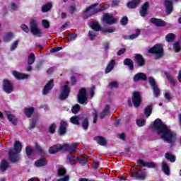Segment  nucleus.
Segmentation results:
<instances>
[{
  "label": "nucleus",
  "instance_id": "f257e3e1",
  "mask_svg": "<svg viewBox=\"0 0 181 181\" xmlns=\"http://www.w3.org/2000/svg\"><path fill=\"white\" fill-rule=\"evenodd\" d=\"M154 128L157 131L161 139L165 142L173 145L177 140L176 132L170 129L165 124L162 123L160 119H157L154 122Z\"/></svg>",
  "mask_w": 181,
  "mask_h": 181
},
{
  "label": "nucleus",
  "instance_id": "f03ea898",
  "mask_svg": "<svg viewBox=\"0 0 181 181\" xmlns=\"http://www.w3.org/2000/svg\"><path fill=\"white\" fill-rule=\"evenodd\" d=\"M21 152H22V143L19 141H16L14 143V147L10 148L8 151V156L11 162H16L19 160V153H21Z\"/></svg>",
  "mask_w": 181,
  "mask_h": 181
},
{
  "label": "nucleus",
  "instance_id": "7ed1b4c3",
  "mask_svg": "<svg viewBox=\"0 0 181 181\" xmlns=\"http://www.w3.org/2000/svg\"><path fill=\"white\" fill-rule=\"evenodd\" d=\"M108 8H110V4H106L103 7H100V4L92 5L86 9L83 18L87 19L88 16H91L94 15V13H98V12H101V11H104V9H108Z\"/></svg>",
  "mask_w": 181,
  "mask_h": 181
},
{
  "label": "nucleus",
  "instance_id": "20e7f679",
  "mask_svg": "<svg viewBox=\"0 0 181 181\" xmlns=\"http://www.w3.org/2000/svg\"><path fill=\"white\" fill-rule=\"evenodd\" d=\"M30 29L33 36H37V37H42V36H43V31L39 28V22L37 21V19L35 18L30 19Z\"/></svg>",
  "mask_w": 181,
  "mask_h": 181
},
{
  "label": "nucleus",
  "instance_id": "39448f33",
  "mask_svg": "<svg viewBox=\"0 0 181 181\" xmlns=\"http://www.w3.org/2000/svg\"><path fill=\"white\" fill-rule=\"evenodd\" d=\"M90 28H91V30L89 31V37L91 40H93V39H95V36L98 35V30L101 29V27L100 26V24H98V22L93 21L90 23Z\"/></svg>",
  "mask_w": 181,
  "mask_h": 181
},
{
  "label": "nucleus",
  "instance_id": "423d86ee",
  "mask_svg": "<svg viewBox=\"0 0 181 181\" xmlns=\"http://www.w3.org/2000/svg\"><path fill=\"white\" fill-rule=\"evenodd\" d=\"M148 53L156 54L158 58L163 56V47L160 45H156L148 49Z\"/></svg>",
  "mask_w": 181,
  "mask_h": 181
},
{
  "label": "nucleus",
  "instance_id": "0eeeda50",
  "mask_svg": "<svg viewBox=\"0 0 181 181\" xmlns=\"http://www.w3.org/2000/svg\"><path fill=\"white\" fill-rule=\"evenodd\" d=\"M69 82H66V84L61 90V93L59 95L60 100H66L69 97V94L70 93V88H69Z\"/></svg>",
  "mask_w": 181,
  "mask_h": 181
},
{
  "label": "nucleus",
  "instance_id": "6e6552de",
  "mask_svg": "<svg viewBox=\"0 0 181 181\" xmlns=\"http://www.w3.org/2000/svg\"><path fill=\"white\" fill-rule=\"evenodd\" d=\"M148 83L153 88L154 97H158L159 94H160V90H159L158 85H156V82L155 81V79L152 77H150L148 78Z\"/></svg>",
  "mask_w": 181,
  "mask_h": 181
},
{
  "label": "nucleus",
  "instance_id": "1a4fd4ad",
  "mask_svg": "<svg viewBox=\"0 0 181 181\" xmlns=\"http://www.w3.org/2000/svg\"><path fill=\"white\" fill-rule=\"evenodd\" d=\"M3 90L7 94H11L13 91V85L10 81L4 79L3 81Z\"/></svg>",
  "mask_w": 181,
  "mask_h": 181
},
{
  "label": "nucleus",
  "instance_id": "9d476101",
  "mask_svg": "<svg viewBox=\"0 0 181 181\" xmlns=\"http://www.w3.org/2000/svg\"><path fill=\"white\" fill-rule=\"evenodd\" d=\"M86 101H87V93H86V89L82 88L78 95V102L79 104H84Z\"/></svg>",
  "mask_w": 181,
  "mask_h": 181
},
{
  "label": "nucleus",
  "instance_id": "9b49d317",
  "mask_svg": "<svg viewBox=\"0 0 181 181\" xmlns=\"http://www.w3.org/2000/svg\"><path fill=\"white\" fill-rule=\"evenodd\" d=\"M103 21L105 23H107L108 25H113L117 22V19H115L111 14L105 13L103 16Z\"/></svg>",
  "mask_w": 181,
  "mask_h": 181
},
{
  "label": "nucleus",
  "instance_id": "f8f14e48",
  "mask_svg": "<svg viewBox=\"0 0 181 181\" xmlns=\"http://www.w3.org/2000/svg\"><path fill=\"white\" fill-rule=\"evenodd\" d=\"M141 94L138 92H134L133 94V104L134 107H138L139 105H141Z\"/></svg>",
  "mask_w": 181,
  "mask_h": 181
},
{
  "label": "nucleus",
  "instance_id": "ddd939ff",
  "mask_svg": "<svg viewBox=\"0 0 181 181\" xmlns=\"http://www.w3.org/2000/svg\"><path fill=\"white\" fill-rule=\"evenodd\" d=\"M137 163L141 168H156V163L153 162H146L144 160H139Z\"/></svg>",
  "mask_w": 181,
  "mask_h": 181
},
{
  "label": "nucleus",
  "instance_id": "4468645a",
  "mask_svg": "<svg viewBox=\"0 0 181 181\" xmlns=\"http://www.w3.org/2000/svg\"><path fill=\"white\" fill-rule=\"evenodd\" d=\"M59 151H64V146L57 144L53 146H51L49 149V153H56L57 152H59Z\"/></svg>",
  "mask_w": 181,
  "mask_h": 181
},
{
  "label": "nucleus",
  "instance_id": "2eb2a0df",
  "mask_svg": "<svg viewBox=\"0 0 181 181\" xmlns=\"http://www.w3.org/2000/svg\"><path fill=\"white\" fill-rule=\"evenodd\" d=\"M53 80H50L44 87L42 90V94L44 95H46L47 94H49V92L50 91L51 88H53Z\"/></svg>",
  "mask_w": 181,
  "mask_h": 181
},
{
  "label": "nucleus",
  "instance_id": "dca6fc26",
  "mask_svg": "<svg viewBox=\"0 0 181 181\" xmlns=\"http://www.w3.org/2000/svg\"><path fill=\"white\" fill-rule=\"evenodd\" d=\"M165 7L166 8V13L170 15L173 11V6L172 4V0H165Z\"/></svg>",
  "mask_w": 181,
  "mask_h": 181
},
{
  "label": "nucleus",
  "instance_id": "f3484780",
  "mask_svg": "<svg viewBox=\"0 0 181 181\" xmlns=\"http://www.w3.org/2000/svg\"><path fill=\"white\" fill-rule=\"evenodd\" d=\"M148 9H149V2L146 1L141 6V9L140 10L141 16H146L148 12Z\"/></svg>",
  "mask_w": 181,
  "mask_h": 181
},
{
  "label": "nucleus",
  "instance_id": "a211bd4d",
  "mask_svg": "<svg viewBox=\"0 0 181 181\" xmlns=\"http://www.w3.org/2000/svg\"><path fill=\"white\" fill-rule=\"evenodd\" d=\"M78 144L77 143H74L72 144H64V151H70L71 152H73L76 151V148H77V146Z\"/></svg>",
  "mask_w": 181,
  "mask_h": 181
},
{
  "label": "nucleus",
  "instance_id": "6ab92c4d",
  "mask_svg": "<svg viewBox=\"0 0 181 181\" xmlns=\"http://www.w3.org/2000/svg\"><path fill=\"white\" fill-rule=\"evenodd\" d=\"M47 165V160L46 158H40L35 162V166L36 168H42V166H46Z\"/></svg>",
  "mask_w": 181,
  "mask_h": 181
},
{
  "label": "nucleus",
  "instance_id": "aec40b11",
  "mask_svg": "<svg viewBox=\"0 0 181 181\" xmlns=\"http://www.w3.org/2000/svg\"><path fill=\"white\" fill-rule=\"evenodd\" d=\"M66 160L68 163H70V165H75L76 162L78 160V157H76L72 153H70L69 155H68Z\"/></svg>",
  "mask_w": 181,
  "mask_h": 181
},
{
  "label": "nucleus",
  "instance_id": "412c9836",
  "mask_svg": "<svg viewBox=\"0 0 181 181\" xmlns=\"http://www.w3.org/2000/svg\"><path fill=\"white\" fill-rule=\"evenodd\" d=\"M13 76L17 78V80H23L24 78H28L29 75L25 74H21L18 71H13Z\"/></svg>",
  "mask_w": 181,
  "mask_h": 181
},
{
  "label": "nucleus",
  "instance_id": "4be33fe9",
  "mask_svg": "<svg viewBox=\"0 0 181 181\" xmlns=\"http://www.w3.org/2000/svg\"><path fill=\"white\" fill-rule=\"evenodd\" d=\"M139 80L146 81V74L144 73H138L134 76V81H139Z\"/></svg>",
  "mask_w": 181,
  "mask_h": 181
},
{
  "label": "nucleus",
  "instance_id": "5701e85b",
  "mask_svg": "<svg viewBox=\"0 0 181 181\" xmlns=\"http://www.w3.org/2000/svg\"><path fill=\"white\" fill-rule=\"evenodd\" d=\"M151 22L153 23V25H156V26H165V25H166L165 21L158 18H151Z\"/></svg>",
  "mask_w": 181,
  "mask_h": 181
},
{
  "label": "nucleus",
  "instance_id": "b1692460",
  "mask_svg": "<svg viewBox=\"0 0 181 181\" xmlns=\"http://www.w3.org/2000/svg\"><path fill=\"white\" fill-rule=\"evenodd\" d=\"M140 3H141V0H134V1H129L127 4V7L129 9H134V8H136L139 5Z\"/></svg>",
  "mask_w": 181,
  "mask_h": 181
},
{
  "label": "nucleus",
  "instance_id": "393cba45",
  "mask_svg": "<svg viewBox=\"0 0 181 181\" xmlns=\"http://www.w3.org/2000/svg\"><path fill=\"white\" fill-rule=\"evenodd\" d=\"M67 122H61V125L59 130V135H64V134H66V128H67Z\"/></svg>",
  "mask_w": 181,
  "mask_h": 181
},
{
  "label": "nucleus",
  "instance_id": "a878e982",
  "mask_svg": "<svg viewBox=\"0 0 181 181\" xmlns=\"http://www.w3.org/2000/svg\"><path fill=\"white\" fill-rule=\"evenodd\" d=\"M135 60L140 66H144L145 64V59H144V57H142V55L141 54H136L135 56Z\"/></svg>",
  "mask_w": 181,
  "mask_h": 181
},
{
  "label": "nucleus",
  "instance_id": "bb28decb",
  "mask_svg": "<svg viewBox=\"0 0 181 181\" xmlns=\"http://www.w3.org/2000/svg\"><path fill=\"white\" fill-rule=\"evenodd\" d=\"M114 66H115V60L112 59L109 64H107L106 69H105V73L108 74L112 71V69H114Z\"/></svg>",
  "mask_w": 181,
  "mask_h": 181
},
{
  "label": "nucleus",
  "instance_id": "cd10ccee",
  "mask_svg": "<svg viewBox=\"0 0 181 181\" xmlns=\"http://www.w3.org/2000/svg\"><path fill=\"white\" fill-rule=\"evenodd\" d=\"M9 168L8 161L3 160L0 163V172H5Z\"/></svg>",
  "mask_w": 181,
  "mask_h": 181
},
{
  "label": "nucleus",
  "instance_id": "c85d7f7f",
  "mask_svg": "<svg viewBox=\"0 0 181 181\" xmlns=\"http://www.w3.org/2000/svg\"><path fill=\"white\" fill-rule=\"evenodd\" d=\"M81 119V117L74 116L70 118V122H71V124H74V125H78Z\"/></svg>",
  "mask_w": 181,
  "mask_h": 181
},
{
  "label": "nucleus",
  "instance_id": "c756f323",
  "mask_svg": "<svg viewBox=\"0 0 181 181\" xmlns=\"http://www.w3.org/2000/svg\"><path fill=\"white\" fill-rule=\"evenodd\" d=\"M34 111H35V108L33 107H28L24 110V114L26 117L29 118L30 117V115L33 114Z\"/></svg>",
  "mask_w": 181,
  "mask_h": 181
},
{
  "label": "nucleus",
  "instance_id": "7c9ffc66",
  "mask_svg": "<svg viewBox=\"0 0 181 181\" xmlns=\"http://www.w3.org/2000/svg\"><path fill=\"white\" fill-rule=\"evenodd\" d=\"M139 35H141V30H136L135 34H132L129 36H124V39H130L131 40H134V39H136Z\"/></svg>",
  "mask_w": 181,
  "mask_h": 181
},
{
  "label": "nucleus",
  "instance_id": "2f4dec72",
  "mask_svg": "<svg viewBox=\"0 0 181 181\" xmlns=\"http://www.w3.org/2000/svg\"><path fill=\"white\" fill-rule=\"evenodd\" d=\"M124 66H128L130 70H134V63L132 60L129 59H126L124 61Z\"/></svg>",
  "mask_w": 181,
  "mask_h": 181
},
{
  "label": "nucleus",
  "instance_id": "473e14b6",
  "mask_svg": "<svg viewBox=\"0 0 181 181\" xmlns=\"http://www.w3.org/2000/svg\"><path fill=\"white\" fill-rule=\"evenodd\" d=\"M162 170L165 173V175H169L170 173L169 165H168L165 161H163L162 163Z\"/></svg>",
  "mask_w": 181,
  "mask_h": 181
},
{
  "label": "nucleus",
  "instance_id": "72a5a7b5",
  "mask_svg": "<svg viewBox=\"0 0 181 181\" xmlns=\"http://www.w3.org/2000/svg\"><path fill=\"white\" fill-rule=\"evenodd\" d=\"M165 159H168V160H170V162H175L176 160V157L173 156L170 153H166L165 155Z\"/></svg>",
  "mask_w": 181,
  "mask_h": 181
},
{
  "label": "nucleus",
  "instance_id": "f704fd0d",
  "mask_svg": "<svg viewBox=\"0 0 181 181\" xmlns=\"http://www.w3.org/2000/svg\"><path fill=\"white\" fill-rule=\"evenodd\" d=\"M12 37H13V33H7L3 37V39H4V42H11V40H12Z\"/></svg>",
  "mask_w": 181,
  "mask_h": 181
},
{
  "label": "nucleus",
  "instance_id": "c9c22d12",
  "mask_svg": "<svg viewBox=\"0 0 181 181\" xmlns=\"http://www.w3.org/2000/svg\"><path fill=\"white\" fill-rule=\"evenodd\" d=\"M95 141L98 142L99 145L104 146L106 145L107 144V140H105V139L101 136L95 137Z\"/></svg>",
  "mask_w": 181,
  "mask_h": 181
},
{
  "label": "nucleus",
  "instance_id": "e433bc0d",
  "mask_svg": "<svg viewBox=\"0 0 181 181\" xmlns=\"http://www.w3.org/2000/svg\"><path fill=\"white\" fill-rule=\"evenodd\" d=\"M134 175H136V179H140L141 180H144L145 177H146V174L142 172L135 173Z\"/></svg>",
  "mask_w": 181,
  "mask_h": 181
},
{
  "label": "nucleus",
  "instance_id": "4c0bfd02",
  "mask_svg": "<svg viewBox=\"0 0 181 181\" xmlns=\"http://www.w3.org/2000/svg\"><path fill=\"white\" fill-rule=\"evenodd\" d=\"M110 112V105H106L104 110L100 113V118H104Z\"/></svg>",
  "mask_w": 181,
  "mask_h": 181
},
{
  "label": "nucleus",
  "instance_id": "58836bf2",
  "mask_svg": "<svg viewBox=\"0 0 181 181\" xmlns=\"http://www.w3.org/2000/svg\"><path fill=\"white\" fill-rule=\"evenodd\" d=\"M53 5L51 3H48L42 6V12H47L52 9Z\"/></svg>",
  "mask_w": 181,
  "mask_h": 181
},
{
  "label": "nucleus",
  "instance_id": "ea45409f",
  "mask_svg": "<svg viewBox=\"0 0 181 181\" xmlns=\"http://www.w3.org/2000/svg\"><path fill=\"white\" fill-rule=\"evenodd\" d=\"M28 63L30 66V64H33L35 63V54L31 53L28 56Z\"/></svg>",
  "mask_w": 181,
  "mask_h": 181
},
{
  "label": "nucleus",
  "instance_id": "a19ab883",
  "mask_svg": "<svg viewBox=\"0 0 181 181\" xmlns=\"http://www.w3.org/2000/svg\"><path fill=\"white\" fill-rule=\"evenodd\" d=\"M145 115L149 117L152 114V106H148L144 111Z\"/></svg>",
  "mask_w": 181,
  "mask_h": 181
},
{
  "label": "nucleus",
  "instance_id": "79ce46f5",
  "mask_svg": "<svg viewBox=\"0 0 181 181\" xmlns=\"http://www.w3.org/2000/svg\"><path fill=\"white\" fill-rule=\"evenodd\" d=\"M165 39H166V41L167 42H172L175 40V35L174 34H168L166 36H165Z\"/></svg>",
  "mask_w": 181,
  "mask_h": 181
},
{
  "label": "nucleus",
  "instance_id": "37998d69",
  "mask_svg": "<svg viewBox=\"0 0 181 181\" xmlns=\"http://www.w3.org/2000/svg\"><path fill=\"white\" fill-rule=\"evenodd\" d=\"M71 111L74 114H77L80 111V105L76 104L72 107Z\"/></svg>",
  "mask_w": 181,
  "mask_h": 181
},
{
  "label": "nucleus",
  "instance_id": "c03bdc74",
  "mask_svg": "<svg viewBox=\"0 0 181 181\" xmlns=\"http://www.w3.org/2000/svg\"><path fill=\"white\" fill-rule=\"evenodd\" d=\"M66 175V168H58V175L64 176Z\"/></svg>",
  "mask_w": 181,
  "mask_h": 181
},
{
  "label": "nucleus",
  "instance_id": "a18cd8bd",
  "mask_svg": "<svg viewBox=\"0 0 181 181\" xmlns=\"http://www.w3.org/2000/svg\"><path fill=\"white\" fill-rule=\"evenodd\" d=\"M87 159H88V156H85L83 157V159L78 158V160H79L80 165H84L87 164V162H88Z\"/></svg>",
  "mask_w": 181,
  "mask_h": 181
},
{
  "label": "nucleus",
  "instance_id": "49530a36",
  "mask_svg": "<svg viewBox=\"0 0 181 181\" xmlns=\"http://www.w3.org/2000/svg\"><path fill=\"white\" fill-rule=\"evenodd\" d=\"M25 152H26L28 156H30V155H32V153H33V152H35V150L31 148L30 146H27L25 148Z\"/></svg>",
  "mask_w": 181,
  "mask_h": 181
},
{
  "label": "nucleus",
  "instance_id": "de8ad7c7",
  "mask_svg": "<svg viewBox=\"0 0 181 181\" xmlns=\"http://www.w3.org/2000/svg\"><path fill=\"white\" fill-rule=\"evenodd\" d=\"M145 122H146V121L144 119H139L136 121L138 127H144V125H145Z\"/></svg>",
  "mask_w": 181,
  "mask_h": 181
},
{
  "label": "nucleus",
  "instance_id": "09e8293b",
  "mask_svg": "<svg viewBox=\"0 0 181 181\" xmlns=\"http://www.w3.org/2000/svg\"><path fill=\"white\" fill-rule=\"evenodd\" d=\"M109 88H117L118 87V82L112 81L109 83Z\"/></svg>",
  "mask_w": 181,
  "mask_h": 181
},
{
  "label": "nucleus",
  "instance_id": "8fccbe9b",
  "mask_svg": "<svg viewBox=\"0 0 181 181\" xmlns=\"http://www.w3.org/2000/svg\"><path fill=\"white\" fill-rule=\"evenodd\" d=\"M18 43H19V40L14 41L11 45L10 50H15V49L18 47Z\"/></svg>",
  "mask_w": 181,
  "mask_h": 181
},
{
  "label": "nucleus",
  "instance_id": "3c124183",
  "mask_svg": "<svg viewBox=\"0 0 181 181\" xmlns=\"http://www.w3.org/2000/svg\"><path fill=\"white\" fill-rule=\"evenodd\" d=\"M35 149L40 155H45V151L42 149L41 147H40L37 144H35Z\"/></svg>",
  "mask_w": 181,
  "mask_h": 181
},
{
  "label": "nucleus",
  "instance_id": "603ef678",
  "mask_svg": "<svg viewBox=\"0 0 181 181\" xmlns=\"http://www.w3.org/2000/svg\"><path fill=\"white\" fill-rule=\"evenodd\" d=\"M82 127L83 129H87L88 128V119H83L82 122Z\"/></svg>",
  "mask_w": 181,
  "mask_h": 181
},
{
  "label": "nucleus",
  "instance_id": "864d4df0",
  "mask_svg": "<svg viewBox=\"0 0 181 181\" xmlns=\"http://www.w3.org/2000/svg\"><path fill=\"white\" fill-rule=\"evenodd\" d=\"M21 28L22 29V30H23V32H25V33H28L30 30L29 29V27H28V25H26L25 24H22L21 25Z\"/></svg>",
  "mask_w": 181,
  "mask_h": 181
},
{
  "label": "nucleus",
  "instance_id": "5fc2aeb1",
  "mask_svg": "<svg viewBox=\"0 0 181 181\" xmlns=\"http://www.w3.org/2000/svg\"><path fill=\"white\" fill-rule=\"evenodd\" d=\"M42 23L45 29H49V28H50V24L49 23V21H47V20H42Z\"/></svg>",
  "mask_w": 181,
  "mask_h": 181
},
{
  "label": "nucleus",
  "instance_id": "6e6d98bb",
  "mask_svg": "<svg viewBox=\"0 0 181 181\" xmlns=\"http://www.w3.org/2000/svg\"><path fill=\"white\" fill-rule=\"evenodd\" d=\"M165 75L167 77V78H168L171 84H175V81L173 80V78L168 72H165Z\"/></svg>",
  "mask_w": 181,
  "mask_h": 181
},
{
  "label": "nucleus",
  "instance_id": "4d7b16f0",
  "mask_svg": "<svg viewBox=\"0 0 181 181\" xmlns=\"http://www.w3.org/2000/svg\"><path fill=\"white\" fill-rule=\"evenodd\" d=\"M173 48L174 50H175V52H179L181 50L180 45L179 44V42H175L173 45Z\"/></svg>",
  "mask_w": 181,
  "mask_h": 181
},
{
  "label": "nucleus",
  "instance_id": "13d9d810",
  "mask_svg": "<svg viewBox=\"0 0 181 181\" xmlns=\"http://www.w3.org/2000/svg\"><path fill=\"white\" fill-rule=\"evenodd\" d=\"M103 32H107L108 33H112L113 32H115V28L114 27H110L107 28H105L103 30Z\"/></svg>",
  "mask_w": 181,
  "mask_h": 181
},
{
  "label": "nucleus",
  "instance_id": "bf43d9fd",
  "mask_svg": "<svg viewBox=\"0 0 181 181\" xmlns=\"http://www.w3.org/2000/svg\"><path fill=\"white\" fill-rule=\"evenodd\" d=\"M49 131L51 134H54V132L56 131V124L54 123L51 124Z\"/></svg>",
  "mask_w": 181,
  "mask_h": 181
},
{
  "label": "nucleus",
  "instance_id": "052dcab7",
  "mask_svg": "<svg viewBox=\"0 0 181 181\" xmlns=\"http://www.w3.org/2000/svg\"><path fill=\"white\" fill-rule=\"evenodd\" d=\"M93 124H97V117H98V113L97 112V110H93Z\"/></svg>",
  "mask_w": 181,
  "mask_h": 181
},
{
  "label": "nucleus",
  "instance_id": "680f3d73",
  "mask_svg": "<svg viewBox=\"0 0 181 181\" xmlns=\"http://www.w3.org/2000/svg\"><path fill=\"white\" fill-rule=\"evenodd\" d=\"M7 117H8V119L11 121V122H13V124L15 122V120L16 119V117L13 115H8Z\"/></svg>",
  "mask_w": 181,
  "mask_h": 181
},
{
  "label": "nucleus",
  "instance_id": "e2e57ef3",
  "mask_svg": "<svg viewBox=\"0 0 181 181\" xmlns=\"http://www.w3.org/2000/svg\"><path fill=\"white\" fill-rule=\"evenodd\" d=\"M76 37H77V35L76 34H70L67 37L68 40H76Z\"/></svg>",
  "mask_w": 181,
  "mask_h": 181
},
{
  "label": "nucleus",
  "instance_id": "0e129e2a",
  "mask_svg": "<svg viewBox=\"0 0 181 181\" xmlns=\"http://www.w3.org/2000/svg\"><path fill=\"white\" fill-rule=\"evenodd\" d=\"M10 9L11 11H16V9H18V5H16L15 3L11 4L10 6Z\"/></svg>",
  "mask_w": 181,
  "mask_h": 181
},
{
  "label": "nucleus",
  "instance_id": "69168bd1",
  "mask_svg": "<svg viewBox=\"0 0 181 181\" xmlns=\"http://www.w3.org/2000/svg\"><path fill=\"white\" fill-rule=\"evenodd\" d=\"M128 23V18L127 17H123L121 20L122 25H125Z\"/></svg>",
  "mask_w": 181,
  "mask_h": 181
},
{
  "label": "nucleus",
  "instance_id": "338daca9",
  "mask_svg": "<svg viewBox=\"0 0 181 181\" xmlns=\"http://www.w3.org/2000/svg\"><path fill=\"white\" fill-rule=\"evenodd\" d=\"M70 177L69 175H65L64 177L58 180L57 181H69Z\"/></svg>",
  "mask_w": 181,
  "mask_h": 181
},
{
  "label": "nucleus",
  "instance_id": "774afa93",
  "mask_svg": "<svg viewBox=\"0 0 181 181\" xmlns=\"http://www.w3.org/2000/svg\"><path fill=\"white\" fill-rule=\"evenodd\" d=\"M125 52H127V49H125L124 48H122L117 52V54L118 56H121V54H124Z\"/></svg>",
  "mask_w": 181,
  "mask_h": 181
}]
</instances>
